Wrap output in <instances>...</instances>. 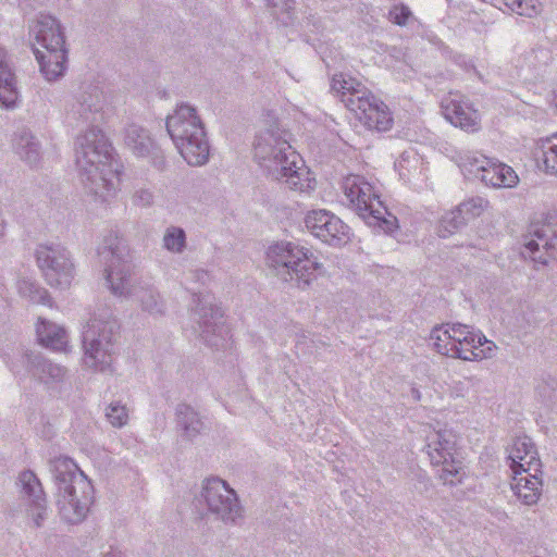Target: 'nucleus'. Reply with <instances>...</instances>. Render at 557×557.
<instances>
[{"label":"nucleus","mask_w":557,"mask_h":557,"mask_svg":"<svg viewBox=\"0 0 557 557\" xmlns=\"http://www.w3.org/2000/svg\"><path fill=\"white\" fill-rule=\"evenodd\" d=\"M342 190L349 206L369 225L376 226L386 233L393 232L396 218L387 213L386 207L381 201L374 187L363 176L349 174L343 178Z\"/></svg>","instance_id":"obj_1"},{"label":"nucleus","mask_w":557,"mask_h":557,"mask_svg":"<svg viewBox=\"0 0 557 557\" xmlns=\"http://www.w3.org/2000/svg\"><path fill=\"white\" fill-rule=\"evenodd\" d=\"M86 144H82V157H77V164L86 172L87 178L92 183L100 182L103 189H109V180L119 181L120 165L114 160L111 145L99 131H90L85 135Z\"/></svg>","instance_id":"obj_2"},{"label":"nucleus","mask_w":557,"mask_h":557,"mask_svg":"<svg viewBox=\"0 0 557 557\" xmlns=\"http://www.w3.org/2000/svg\"><path fill=\"white\" fill-rule=\"evenodd\" d=\"M270 169L274 178L300 193H310L317 187V180L306 165L302 157L286 141L278 145L271 160Z\"/></svg>","instance_id":"obj_3"},{"label":"nucleus","mask_w":557,"mask_h":557,"mask_svg":"<svg viewBox=\"0 0 557 557\" xmlns=\"http://www.w3.org/2000/svg\"><path fill=\"white\" fill-rule=\"evenodd\" d=\"M268 257L274 268L284 267L290 270L296 278L305 284L315 278V273L320 268L306 249L292 243L271 246Z\"/></svg>","instance_id":"obj_4"},{"label":"nucleus","mask_w":557,"mask_h":557,"mask_svg":"<svg viewBox=\"0 0 557 557\" xmlns=\"http://www.w3.org/2000/svg\"><path fill=\"white\" fill-rule=\"evenodd\" d=\"M557 246V218L549 215L543 223L534 224L524 238L521 255L535 265H546L552 250Z\"/></svg>","instance_id":"obj_5"},{"label":"nucleus","mask_w":557,"mask_h":557,"mask_svg":"<svg viewBox=\"0 0 557 557\" xmlns=\"http://www.w3.org/2000/svg\"><path fill=\"white\" fill-rule=\"evenodd\" d=\"M348 110L369 131L387 132L394 125L388 106L370 91L357 97L356 103L350 101Z\"/></svg>","instance_id":"obj_6"},{"label":"nucleus","mask_w":557,"mask_h":557,"mask_svg":"<svg viewBox=\"0 0 557 557\" xmlns=\"http://www.w3.org/2000/svg\"><path fill=\"white\" fill-rule=\"evenodd\" d=\"M498 347L480 331L466 324H455V358L481 361L493 358Z\"/></svg>","instance_id":"obj_7"},{"label":"nucleus","mask_w":557,"mask_h":557,"mask_svg":"<svg viewBox=\"0 0 557 557\" xmlns=\"http://www.w3.org/2000/svg\"><path fill=\"white\" fill-rule=\"evenodd\" d=\"M305 224L313 236L330 245H337L349 239V227L327 210L309 211L305 218Z\"/></svg>","instance_id":"obj_8"},{"label":"nucleus","mask_w":557,"mask_h":557,"mask_svg":"<svg viewBox=\"0 0 557 557\" xmlns=\"http://www.w3.org/2000/svg\"><path fill=\"white\" fill-rule=\"evenodd\" d=\"M37 263L47 283L51 286L65 287L73 280V264L65 255L49 246L37 249Z\"/></svg>","instance_id":"obj_9"},{"label":"nucleus","mask_w":557,"mask_h":557,"mask_svg":"<svg viewBox=\"0 0 557 557\" xmlns=\"http://www.w3.org/2000/svg\"><path fill=\"white\" fill-rule=\"evenodd\" d=\"M109 323L88 324L83 331V341L86 346V355L92 359V367L103 371V364L111 360L109 346L112 342L113 331Z\"/></svg>","instance_id":"obj_10"},{"label":"nucleus","mask_w":557,"mask_h":557,"mask_svg":"<svg viewBox=\"0 0 557 557\" xmlns=\"http://www.w3.org/2000/svg\"><path fill=\"white\" fill-rule=\"evenodd\" d=\"M166 128L175 145L185 141L189 136L198 138L197 136L203 135L205 132L195 109L186 104L180 106L168 117Z\"/></svg>","instance_id":"obj_11"},{"label":"nucleus","mask_w":557,"mask_h":557,"mask_svg":"<svg viewBox=\"0 0 557 557\" xmlns=\"http://www.w3.org/2000/svg\"><path fill=\"white\" fill-rule=\"evenodd\" d=\"M51 36L49 50L35 48L36 59L48 81L61 76L65 71L66 62L65 40L58 33H51Z\"/></svg>","instance_id":"obj_12"},{"label":"nucleus","mask_w":557,"mask_h":557,"mask_svg":"<svg viewBox=\"0 0 557 557\" xmlns=\"http://www.w3.org/2000/svg\"><path fill=\"white\" fill-rule=\"evenodd\" d=\"M508 466L511 471H540L542 462L534 443L528 436H518L507 447Z\"/></svg>","instance_id":"obj_13"},{"label":"nucleus","mask_w":557,"mask_h":557,"mask_svg":"<svg viewBox=\"0 0 557 557\" xmlns=\"http://www.w3.org/2000/svg\"><path fill=\"white\" fill-rule=\"evenodd\" d=\"M542 471H512L511 488L516 496L525 505L537 503L542 492Z\"/></svg>","instance_id":"obj_14"},{"label":"nucleus","mask_w":557,"mask_h":557,"mask_svg":"<svg viewBox=\"0 0 557 557\" xmlns=\"http://www.w3.org/2000/svg\"><path fill=\"white\" fill-rule=\"evenodd\" d=\"M480 181L491 188H515L520 180L511 166L492 159Z\"/></svg>","instance_id":"obj_15"},{"label":"nucleus","mask_w":557,"mask_h":557,"mask_svg":"<svg viewBox=\"0 0 557 557\" xmlns=\"http://www.w3.org/2000/svg\"><path fill=\"white\" fill-rule=\"evenodd\" d=\"M18 99L15 75L7 61L5 51L0 48V104L13 108Z\"/></svg>","instance_id":"obj_16"},{"label":"nucleus","mask_w":557,"mask_h":557,"mask_svg":"<svg viewBox=\"0 0 557 557\" xmlns=\"http://www.w3.org/2000/svg\"><path fill=\"white\" fill-rule=\"evenodd\" d=\"M331 88L336 92L347 109L350 101L356 103L357 97L367 95L368 92L360 81L351 76H346L343 73L333 76Z\"/></svg>","instance_id":"obj_17"},{"label":"nucleus","mask_w":557,"mask_h":557,"mask_svg":"<svg viewBox=\"0 0 557 557\" xmlns=\"http://www.w3.org/2000/svg\"><path fill=\"white\" fill-rule=\"evenodd\" d=\"M197 137L198 138H194L189 136L185 141H180V144L176 145L181 156L190 165H201L209 157V146L206 140V134L203 133V135Z\"/></svg>","instance_id":"obj_18"},{"label":"nucleus","mask_w":557,"mask_h":557,"mask_svg":"<svg viewBox=\"0 0 557 557\" xmlns=\"http://www.w3.org/2000/svg\"><path fill=\"white\" fill-rule=\"evenodd\" d=\"M224 490L232 495H234L233 491H228L226 483L219 479L208 480L205 485V497L208 503L210 509L214 512H231L235 507H237L236 503H233L230 497L223 498L220 491Z\"/></svg>","instance_id":"obj_19"},{"label":"nucleus","mask_w":557,"mask_h":557,"mask_svg":"<svg viewBox=\"0 0 557 557\" xmlns=\"http://www.w3.org/2000/svg\"><path fill=\"white\" fill-rule=\"evenodd\" d=\"M490 208V201L481 196H472L459 203L455 210V227L466 225L480 218Z\"/></svg>","instance_id":"obj_20"},{"label":"nucleus","mask_w":557,"mask_h":557,"mask_svg":"<svg viewBox=\"0 0 557 557\" xmlns=\"http://www.w3.org/2000/svg\"><path fill=\"white\" fill-rule=\"evenodd\" d=\"M36 333L42 346L60 351L66 349L67 339L64 329L50 322L39 320L36 325Z\"/></svg>","instance_id":"obj_21"},{"label":"nucleus","mask_w":557,"mask_h":557,"mask_svg":"<svg viewBox=\"0 0 557 557\" xmlns=\"http://www.w3.org/2000/svg\"><path fill=\"white\" fill-rule=\"evenodd\" d=\"M455 127L467 133H475L481 128V113L468 100L455 103Z\"/></svg>","instance_id":"obj_22"},{"label":"nucleus","mask_w":557,"mask_h":557,"mask_svg":"<svg viewBox=\"0 0 557 557\" xmlns=\"http://www.w3.org/2000/svg\"><path fill=\"white\" fill-rule=\"evenodd\" d=\"M492 159L479 151H465L459 156L458 166L467 177L481 180Z\"/></svg>","instance_id":"obj_23"},{"label":"nucleus","mask_w":557,"mask_h":557,"mask_svg":"<svg viewBox=\"0 0 557 557\" xmlns=\"http://www.w3.org/2000/svg\"><path fill=\"white\" fill-rule=\"evenodd\" d=\"M33 33L36 41L35 48H40L41 50H49L51 33H58L64 39L60 24L52 16H44L37 21L33 26Z\"/></svg>","instance_id":"obj_24"},{"label":"nucleus","mask_w":557,"mask_h":557,"mask_svg":"<svg viewBox=\"0 0 557 557\" xmlns=\"http://www.w3.org/2000/svg\"><path fill=\"white\" fill-rule=\"evenodd\" d=\"M537 157L542 159L545 171L557 174V134L537 141Z\"/></svg>","instance_id":"obj_25"},{"label":"nucleus","mask_w":557,"mask_h":557,"mask_svg":"<svg viewBox=\"0 0 557 557\" xmlns=\"http://www.w3.org/2000/svg\"><path fill=\"white\" fill-rule=\"evenodd\" d=\"M504 5L521 16L529 18L535 17L542 13L543 5L540 0H503Z\"/></svg>","instance_id":"obj_26"},{"label":"nucleus","mask_w":557,"mask_h":557,"mask_svg":"<svg viewBox=\"0 0 557 557\" xmlns=\"http://www.w3.org/2000/svg\"><path fill=\"white\" fill-rule=\"evenodd\" d=\"M450 330L451 327L449 324H442L434 327L431 333V341L435 350L443 356H448L453 350V336L450 334Z\"/></svg>","instance_id":"obj_27"},{"label":"nucleus","mask_w":557,"mask_h":557,"mask_svg":"<svg viewBox=\"0 0 557 557\" xmlns=\"http://www.w3.org/2000/svg\"><path fill=\"white\" fill-rule=\"evenodd\" d=\"M112 264L116 262L115 269L110 268L107 270V281L111 285L112 293L114 295H123L125 293L126 277L124 274V264L119 258L114 256V251L111 252Z\"/></svg>","instance_id":"obj_28"},{"label":"nucleus","mask_w":557,"mask_h":557,"mask_svg":"<svg viewBox=\"0 0 557 557\" xmlns=\"http://www.w3.org/2000/svg\"><path fill=\"white\" fill-rule=\"evenodd\" d=\"M75 490L76 487L74 485H69L65 488V492L67 493V503L72 508H74L77 516L76 518H69L71 522L79 521L86 515L90 504L89 495L77 497Z\"/></svg>","instance_id":"obj_29"},{"label":"nucleus","mask_w":557,"mask_h":557,"mask_svg":"<svg viewBox=\"0 0 557 557\" xmlns=\"http://www.w3.org/2000/svg\"><path fill=\"white\" fill-rule=\"evenodd\" d=\"M536 394L541 401L547 407L557 405V383L554 381L542 382L536 387Z\"/></svg>","instance_id":"obj_30"},{"label":"nucleus","mask_w":557,"mask_h":557,"mask_svg":"<svg viewBox=\"0 0 557 557\" xmlns=\"http://www.w3.org/2000/svg\"><path fill=\"white\" fill-rule=\"evenodd\" d=\"M184 243L185 234L181 228H172L164 236V246L171 251H180Z\"/></svg>","instance_id":"obj_31"},{"label":"nucleus","mask_w":557,"mask_h":557,"mask_svg":"<svg viewBox=\"0 0 557 557\" xmlns=\"http://www.w3.org/2000/svg\"><path fill=\"white\" fill-rule=\"evenodd\" d=\"M411 17V11L405 4H396L388 12V18L392 23L404 26Z\"/></svg>","instance_id":"obj_32"},{"label":"nucleus","mask_w":557,"mask_h":557,"mask_svg":"<svg viewBox=\"0 0 557 557\" xmlns=\"http://www.w3.org/2000/svg\"><path fill=\"white\" fill-rule=\"evenodd\" d=\"M107 418L113 426H123L127 422L126 408L119 405H111L107 412Z\"/></svg>","instance_id":"obj_33"},{"label":"nucleus","mask_w":557,"mask_h":557,"mask_svg":"<svg viewBox=\"0 0 557 557\" xmlns=\"http://www.w3.org/2000/svg\"><path fill=\"white\" fill-rule=\"evenodd\" d=\"M20 482L28 494L35 493L36 488L39 486L36 475L30 471L22 472L20 475Z\"/></svg>","instance_id":"obj_34"},{"label":"nucleus","mask_w":557,"mask_h":557,"mask_svg":"<svg viewBox=\"0 0 557 557\" xmlns=\"http://www.w3.org/2000/svg\"><path fill=\"white\" fill-rule=\"evenodd\" d=\"M411 163L414 169H420V171L422 170V162L420 159L413 158L412 160H409L407 158H401L397 163L400 176H403L405 178L410 177L408 168Z\"/></svg>","instance_id":"obj_35"},{"label":"nucleus","mask_w":557,"mask_h":557,"mask_svg":"<svg viewBox=\"0 0 557 557\" xmlns=\"http://www.w3.org/2000/svg\"><path fill=\"white\" fill-rule=\"evenodd\" d=\"M454 473H455V486L457 484L463 483V480L474 481V478L472 475H470L469 473H467L462 467H460L458 469L455 467Z\"/></svg>","instance_id":"obj_36"},{"label":"nucleus","mask_w":557,"mask_h":557,"mask_svg":"<svg viewBox=\"0 0 557 557\" xmlns=\"http://www.w3.org/2000/svg\"><path fill=\"white\" fill-rule=\"evenodd\" d=\"M451 225H453V223L450 220H443L438 225V230H437L438 236L443 237V238L448 237L451 233V231H450Z\"/></svg>","instance_id":"obj_37"},{"label":"nucleus","mask_w":557,"mask_h":557,"mask_svg":"<svg viewBox=\"0 0 557 557\" xmlns=\"http://www.w3.org/2000/svg\"><path fill=\"white\" fill-rule=\"evenodd\" d=\"M442 109H443V113H444L445 117H446L448 121H451V120H453V116H451V114H450L449 107H448V106H444V104H442Z\"/></svg>","instance_id":"obj_38"},{"label":"nucleus","mask_w":557,"mask_h":557,"mask_svg":"<svg viewBox=\"0 0 557 557\" xmlns=\"http://www.w3.org/2000/svg\"><path fill=\"white\" fill-rule=\"evenodd\" d=\"M82 483H83V485L89 487V483H85V482H82Z\"/></svg>","instance_id":"obj_39"}]
</instances>
